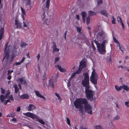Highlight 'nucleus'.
I'll use <instances>...</instances> for the list:
<instances>
[{"label": "nucleus", "instance_id": "obj_1", "mask_svg": "<svg viewBox=\"0 0 129 129\" xmlns=\"http://www.w3.org/2000/svg\"><path fill=\"white\" fill-rule=\"evenodd\" d=\"M83 76L84 79L82 81V84L85 87V91L86 96L88 100L92 101L95 100V98L94 96L95 94L94 91L90 89L89 85V77L87 73H84Z\"/></svg>", "mask_w": 129, "mask_h": 129}, {"label": "nucleus", "instance_id": "obj_2", "mask_svg": "<svg viewBox=\"0 0 129 129\" xmlns=\"http://www.w3.org/2000/svg\"><path fill=\"white\" fill-rule=\"evenodd\" d=\"M74 104L75 107L77 109H79V111L81 113L83 112V108L84 105L85 112L92 114L91 107L88 103V102L86 98H79L77 99L74 102Z\"/></svg>", "mask_w": 129, "mask_h": 129}, {"label": "nucleus", "instance_id": "obj_3", "mask_svg": "<svg viewBox=\"0 0 129 129\" xmlns=\"http://www.w3.org/2000/svg\"><path fill=\"white\" fill-rule=\"evenodd\" d=\"M8 44V42H7L6 43L4 46V54H5L3 60L5 62H6V64H10L11 63L13 60H11L10 61L9 60L10 50L8 48L7 50Z\"/></svg>", "mask_w": 129, "mask_h": 129}, {"label": "nucleus", "instance_id": "obj_4", "mask_svg": "<svg viewBox=\"0 0 129 129\" xmlns=\"http://www.w3.org/2000/svg\"><path fill=\"white\" fill-rule=\"evenodd\" d=\"M107 40H104L101 44H100L97 41L95 42L97 45L99 52L100 53L104 54L106 52L105 43H107Z\"/></svg>", "mask_w": 129, "mask_h": 129}, {"label": "nucleus", "instance_id": "obj_5", "mask_svg": "<svg viewBox=\"0 0 129 129\" xmlns=\"http://www.w3.org/2000/svg\"><path fill=\"white\" fill-rule=\"evenodd\" d=\"M98 77L94 70H93L91 75L90 77V81L93 84H96L97 83V80Z\"/></svg>", "mask_w": 129, "mask_h": 129}, {"label": "nucleus", "instance_id": "obj_6", "mask_svg": "<svg viewBox=\"0 0 129 129\" xmlns=\"http://www.w3.org/2000/svg\"><path fill=\"white\" fill-rule=\"evenodd\" d=\"M107 35L103 30L99 32L97 35V39L98 41H101L106 38Z\"/></svg>", "mask_w": 129, "mask_h": 129}, {"label": "nucleus", "instance_id": "obj_7", "mask_svg": "<svg viewBox=\"0 0 129 129\" xmlns=\"http://www.w3.org/2000/svg\"><path fill=\"white\" fill-rule=\"evenodd\" d=\"M23 114L24 115L30 117L34 119H38V116L29 112L24 113Z\"/></svg>", "mask_w": 129, "mask_h": 129}, {"label": "nucleus", "instance_id": "obj_8", "mask_svg": "<svg viewBox=\"0 0 129 129\" xmlns=\"http://www.w3.org/2000/svg\"><path fill=\"white\" fill-rule=\"evenodd\" d=\"M50 0H47L46 2V6L45 5H43L42 6V9L44 13L45 11L47 10L49 8L50 5Z\"/></svg>", "mask_w": 129, "mask_h": 129}, {"label": "nucleus", "instance_id": "obj_9", "mask_svg": "<svg viewBox=\"0 0 129 129\" xmlns=\"http://www.w3.org/2000/svg\"><path fill=\"white\" fill-rule=\"evenodd\" d=\"M4 24L2 23L1 24L0 28V40H1L3 36L4 33Z\"/></svg>", "mask_w": 129, "mask_h": 129}, {"label": "nucleus", "instance_id": "obj_10", "mask_svg": "<svg viewBox=\"0 0 129 129\" xmlns=\"http://www.w3.org/2000/svg\"><path fill=\"white\" fill-rule=\"evenodd\" d=\"M86 38L84 34L83 33L78 34L77 38L78 40H83Z\"/></svg>", "mask_w": 129, "mask_h": 129}, {"label": "nucleus", "instance_id": "obj_11", "mask_svg": "<svg viewBox=\"0 0 129 129\" xmlns=\"http://www.w3.org/2000/svg\"><path fill=\"white\" fill-rule=\"evenodd\" d=\"M57 81L56 79H54V80L51 79L49 80V85L51 87L53 88L54 87V83L56 82Z\"/></svg>", "mask_w": 129, "mask_h": 129}, {"label": "nucleus", "instance_id": "obj_12", "mask_svg": "<svg viewBox=\"0 0 129 129\" xmlns=\"http://www.w3.org/2000/svg\"><path fill=\"white\" fill-rule=\"evenodd\" d=\"M17 81L20 82L21 84H25L27 83V82L25 80V78L23 77L18 78L17 80Z\"/></svg>", "mask_w": 129, "mask_h": 129}, {"label": "nucleus", "instance_id": "obj_13", "mask_svg": "<svg viewBox=\"0 0 129 129\" xmlns=\"http://www.w3.org/2000/svg\"><path fill=\"white\" fill-rule=\"evenodd\" d=\"M10 94L9 93H8L5 96L3 95H2L0 96V100L1 102H3L4 101L5 99H6V97Z\"/></svg>", "mask_w": 129, "mask_h": 129}, {"label": "nucleus", "instance_id": "obj_14", "mask_svg": "<svg viewBox=\"0 0 129 129\" xmlns=\"http://www.w3.org/2000/svg\"><path fill=\"white\" fill-rule=\"evenodd\" d=\"M35 93L36 94V95L37 96L39 97H40V98L43 99L45 101L46 100V98L45 97H44L39 92V91L37 90H36L35 91Z\"/></svg>", "mask_w": 129, "mask_h": 129}, {"label": "nucleus", "instance_id": "obj_15", "mask_svg": "<svg viewBox=\"0 0 129 129\" xmlns=\"http://www.w3.org/2000/svg\"><path fill=\"white\" fill-rule=\"evenodd\" d=\"M53 44V46L52 47L53 48V52H54L55 51H58L59 49L56 48V45L55 42H52Z\"/></svg>", "mask_w": 129, "mask_h": 129}, {"label": "nucleus", "instance_id": "obj_16", "mask_svg": "<svg viewBox=\"0 0 129 129\" xmlns=\"http://www.w3.org/2000/svg\"><path fill=\"white\" fill-rule=\"evenodd\" d=\"M36 109V107L35 106L32 104L29 105L27 108V110L29 111H30Z\"/></svg>", "mask_w": 129, "mask_h": 129}, {"label": "nucleus", "instance_id": "obj_17", "mask_svg": "<svg viewBox=\"0 0 129 129\" xmlns=\"http://www.w3.org/2000/svg\"><path fill=\"white\" fill-rule=\"evenodd\" d=\"M55 67L58 68V69L61 72H64L66 71L65 69L62 68L61 66L59 65H57L55 66Z\"/></svg>", "mask_w": 129, "mask_h": 129}, {"label": "nucleus", "instance_id": "obj_18", "mask_svg": "<svg viewBox=\"0 0 129 129\" xmlns=\"http://www.w3.org/2000/svg\"><path fill=\"white\" fill-rule=\"evenodd\" d=\"M29 98V96L27 94H25L21 95L20 97V98L22 99H27Z\"/></svg>", "mask_w": 129, "mask_h": 129}, {"label": "nucleus", "instance_id": "obj_19", "mask_svg": "<svg viewBox=\"0 0 129 129\" xmlns=\"http://www.w3.org/2000/svg\"><path fill=\"white\" fill-rule=\"evenodd\" d=\"M15 24L17 25V27L18 28H20L21 27V24L18 22L17 20H15Z\"/></svg>", "mask_w": 129, "mask_h": 129}, {"label": "nucleus", "instance_id": "obj_20", "mask_svg": "<svg viewBox=\"0 0 129 129\" xmlns=\"http://www.w3.org/2000/svg\"><path fill=\"white\" fill-rule=\"evenodd\" d=\"M13 87L15 88V93H17L19 91V89L16 84H14Z\"/></svg>", "mask_w": 129, "mask_h": 129}, {"label": "nucleus", "instance_id": "obj_21", "mask_svg": "<svg viewBox=\"0 0 129 129\" xmlns=\"http://www.w3.org/2000/svg\"><path fill=\"white\" fill-rule=\"evenodd\" d=\"M101 13L106 16L107 17H108V13L106 12V11L105 10H102L101 12Z\"/></svg>", "mask_w": 129, "mask_h": 129}, {"label": "nucleus", "instance_id": "obj_22", "mask_svg": "<svg viewBox=\"0 0 129 129\" xmlns=\"http://www.w3.org/2000/svg\"><path fill=\"white\" fill-rule=\"evenodd\" d=\"M89 14V17L90 16L94 15H96V13L92 11H89L88 12Z\"/></svg>", "mask_w": 129, "mask_h": 129}, {"label": "nucleus", "instance_id": "obj_23", "mask_svg": "<svg viewBox=\"0 0 129 129\" xmlns=\"http://www.w3.org/2000/svg\"><path fill=\"white\" fill-rule=\"evenodd\" d=\"M17 47L16 45H14L13 47V53H16L17 51Z\"/></svg>", "mask_w": 129, "mask_h": 129}, {"label": "nucleus", "instance_id": "obj_24", "mask_svg": "<svg viewBox=\"0 0 129 129\" xmlns=\"http://www.w3.org/2000/svg\"><path fill=\"white\" fill-rule=\"evenodd\" d=\"M21 12L22 14V16L23 18V16L24 15H25V11L21 7Z\"/></svg>", "mask_w": 129, "mask_h": 129}, {"label": "nucleus", "instance_id": "obj_25", "mask_svg": "<svg viewBox=\"0 0 129 129\" xmlns=\"http://www.w3.org/2000/svg\"><path fill=\"white\" fill-rule=\"evenodd\" d=\"M58 77V74L57 73V74H54L53 75L51 79H52L54 80V79H56H56Z\"/></svg>", "mask_w": 129, "mask_h": 129}, {"label": "nucleus", "instance_id": "obj_26", "mask_svg": "<svg viewBox=\"0 0 129 129\" xmlns=\"http://www.w3.org/2000/svg\"><path fill=\"white\" fill-rule=\"evenodd\" d=\"M83 41L85 42L87 45H90V42L87 38L86 37L85 39Z\"/></svg>", "mask_w": 129, "mask_h": 129}, {"label": "nucleus", "instance_id": "obj_27", "mask_svg": "<svg viewBox=\"0 0 129 129\" xmlns=\"http://www.w3.org/2000/svg\"><path fill=\"white\" fill-rule=\"evenodd\" d=\"M36 119V120H38L40 123L43 124H45V122H44L43 120L42 119H39L38 116V119Z\"/></svg>", "mask_w": 129, "mask_h": 129}, {"label": "nucleus", "instance_id": "obj_28", "mask_svg": "<svg viewBox=\"0 0 129 129\" xmlns=\"http://www.w3.org/2000/svg\"><path fill=\"white\" fill-rule=\"evenodd\" d=\"M26 6H29L31 4L30 0H24Z\"/></svg>", "mask_w": 129, "mask_h": 129}, {"label": "nucleus", "instance_id": "obj_29", "mask_svg": "<svg viewBox=\"0 0 129 129\" xmlns=\"http://www.w3.org/2000/svg\"><path fill=\"white\" fill-rule=\"evenodd\" d=\"M27 45V44L26 43H25L24 42H22L21 43V47L22 48L25 47Z\"/></svg>", "mask_w": 129, "mask_h": 129}, {"label": "nucleus", "instance_id": "obj_30", "mask_svg": "<svg viewBox=\"0 0 129 129\" xmlns=\"http://www.w3.org/2000/svg\"><path fill=\"white\" fill-rule=\"evenodd\" d=\"M85 66V63L84 62L82 61L80 63V66L83 68Z\"/></svg>", "mask_w": 129, "mask_h": 129}, {"label": "nucleus", "instance_id": "obj_31", "mask_svg": "<svg viewBox=\"0 0 129 129\" xmlns=\"http://www.w3.org/2000/svg\"><path fill=\"white\" fill-rule=\"evenodd\" d=\"M123 89L126 91L129 90V88L128 87L127 85H123Z\"/></svg>", "mask_w": 129, "mask_h": 129}, {"label": "nucleus", "instance_id": "obj_32", "mask_svg": "<svg viewBox=\"0 0 129 129\" xmlns=\"http://www.w3.org/2000/svg\"><path fill=\"white\" fill-rule=\"evenodd\" d=\"M81 14L83 18H85V17L86 16V13L85 12H82L81 13Z\"/></svg>", "mask_w": 129, "mask_h": 129}, {"label": "nucleus", "instance_id": "obj_33", "mask_svg": "<svg viewBox=\"0 0 129 129\" xmlns=\"http://www.w3.org/2000/svg\"><path fill=\"white\" fill-rule=\"evenodd\" d=\"M79 73V72L76 71L75 73H73L72 74V75L71 76V77L73 78L74 77V76L76 74H78Z\"/></svg>", "mask_w": 129, "mask_h": 129}, {"label": "nucleus", "instance_id": "obj_34", "mask_svg": "<svg viewBox=\"0 0 129 129\" xmlns=\"http://www.w3.org/2000/svg\"><path fill=\"white\" fill-rule=\"evenodd\" d=\"M90 18L88 16L87 17L86 20V24L88 25L90 22Z\"/></svg>", "mask_w": 129, "mask_h": 129}, {"label": "nucleus", "instance_id": "obj_35", "mask_svg": "<svg viewBox=\"0 0 129 129\" xmlns=\"http://www.w3.org/2000/svg\"><path fill=\"white\" fill-rule=\"evenodd\" d=\"M94 129H103V128L101 126L98 125L95 127Z\"/></svg>", "mask_w": 129, "mask_h": 129}, {"label": "nucleus", "instance_id": "obj_36", "mask_svg": "<svg viewBox=\"0 0 129 129\" xmlns=\"http://www.w3.org/2000/svg\"><path fill=\"white\" fill-rule=\"evenodd\" d=\"M117 18L118 21V22L120 23L122 21L121 19L120 16H118Z\"/></svg>", "mask_w": 129, "mask_h": 129}, {"label": "nucleus", "instance_id": "obj_37", "mask_svg": "<svg viewBox=\"0 0 129 129\" xmlns=\"http://www.w3.org/2000/svg\"><path fill=\"white\" fill-rule=\"evenodd\" d=\"M66 119H67V123L69 125H71V124H70V121L68 117H66Z\"/></svg>", "mask_w": 129, "mask_h": 129}, {"label": "nucleus", "instance_id": "obj_38", "mask_svg": "<svg viewBox=\"0 0 129 129\" xmlns=\"http://www.w3.org/2000/svg\"><path fill=\"white\" fill-rule=\"evenodd\" d=\"M77 31L79 33H82V32H81V29L80 28L77 27Z\"/></svg>", "mask_w": 129, "mask_h": 129}, {"label": "nucleus", "instance_id": "obj_39", "mask_svg": "<svg viewBox=\"0 0 129 129\" xmlns=\"http://www.w3.org/2000/svg\"><path fill=\"white\" fill-rule=\"evenodd\" d=\"M112 23L113 24H115V19L114 18V16H113L112 17Z\"/></svg>", "mask_w": 129, "mask_h": 129}, {"label": "nucleus", "instance_id": "obj_40", "mask_svg": "<svg viewBox=\"0 0 129 129\" xmlns=\"http://www.w3.org/2000/svg\"><path fill=\"white\" fill-rule=\"evenodd\" d=\"M43 85L44 87H46L47 86V84L46 82V80H44L43 81Z\"/></svg>", "mask_w": 129, "mask_h": 129}, {"label": "nucleus", "instance_id": "obj_41", "mask_svg": "<svg viewBox=\"0 0 129 129\" xmlns=\"http://www.w3.org/2000/svg\"><path fill=\"white\" fill-rule=\"evenodd\" d=\"M119 117L117 115L114 118L113 120H118L119 119Z\"/></svg>", "mask_w": 129, "mask_h": 129}, {"label": "nucleus", "instance_id": "obj_42", "mask_svg": "<svg viewBox=\"0 0 129 129\" xmlns=\"http://www.w3.org/2000/svg\"><path fill=\"white\" fill-rule=\"evenodd\" d=\"M46 75L45 74H44L43 75L42 77V80L43 81L46 80Z\"/></svg>", "mask_w": 129, "mask_h": 129}, {"label": "nucleus", "instance_id": "obj_43", "mask_svg": "<svg viewBox=\"0 0 129 129\" xmlns=\"http://www.w3.org/2000/svg\"><path fill=\"white\" fill-rule=\"evenodd\" d=\"M83 68L82 67H81L79 66L78 70V71H78L79 72V73H80L81 71L82 70V69Z\"/></svg>", "mask_w": 129, "mask_h": 129}, {"label": "nucleus", "instance_id": "obj_44", "mask_svg": "<svg viewBox=\"0 0 129 129\" xmlns=\"http://www.w3.org/2000/svg\"><path fill=\"white\" fill-rule=\"evenodd\" d=\"M27 21H23V26L24 27H27Z\"/></svg>", "mask_w": 129, "mask_h": 129}, {"label": "nucleus", "instance_id": "obj_45", "mask_svg": "<svg viewBox=\"0 0 129 129\" xmlns=\"http://www.w3.org/2000/svg\"><path fill=\"white\" fill-rule=\"evenodd\" d=\"M125 105L127 107H129V101L125 102Z\"/></svg>", "mask_w": 129, "mask_h": 129}, {"label": "nucleus", "instance_id": "obj_46", "mask_svg": "<svg viewBox=\"0 0 129 129\" xmlns=\"http://www.w3.org/2000/svg\"><path fill=\"white\" fill-rule=\"evenodd\" d=\"M115 88L117 91H119L120 90V88L117 85H116L115 86Z\"/></svg>", "mask_w": 129, "mask_h": 129}, {"label": "nucleus", "instance_id": "obj_47", "mask_svg": "<svg viewBox=\"0 0 129 129\" xmlns=\"http://www.w3.org/2000/svg\"><path fill=\"white\" fill-rule=\"evenodd\" d=\"M9 98L11 101H13L14 100L13 98L11 95H10L9 96Z\"/></svg>", "mask_w": 129, "mask_h": 129}, {"label": "nucleus", "instance_id": "obj_48", "mask_svg": "<svg viewBox=\"0 0 129 129\" xmlns=\"http://www.w3.org/2000/svg\"><path fill=\"white\" fill-rule=\"evenodd\" d=\"M103 2L102 0H98L97 2V3L98 5L102 3Z\"/></svg>", "mask_w": 129, "mask_h": 129}, {"label": "nucleus", "instance_id": "obj_49", "mask_svg": "<svg viewBox=\"0 0 129 129\" xmlns=\"http://www.w3.org/2000/svg\"><path fill=\"white\" fill-rule=\"evenodd\" d=\"M1 92L3 94H4L5 93V90L4 89L2 88H1Z\"/></svg>", "mask_w": 129, "mask_h": 129}, {"label": "nucleus", "instance_id": "obj_50", "mask_svg": "<svg viewBox=\"0 0 129 129\" xmlns=\"http://www.w3.org/2000/svg\"><path fill=\"white\" fill-rule=\"evenodd\" d=\"M120 23L121 24L122 26V27L123 29L124 30L125 29L124 25L123 23L122 22H122H120Z\"/></svg>", "mask_w": 129, "mask_h": 129}, {"label": "nucleus", "instance_id": "obj_51", "mask_svg": "<svg viewBox=\"0 0 129 129\" xmlns=\"http://www.w3.org/2000/svg\"><path fill=\"white\" fill-rule=\"evenodd\" d=\"M59 58H58V57L55 58L54 59L55 63H56L57 61H58L59 60Z\"/></svg>", "mask_w": 129, "mask_h": 129}, {"label": "nucleus", "instance_id": "obj_52", "mask_svg": "<svg viewBox=\"0 0 129 129\" xmlns=\"http://www.w3.org/2000/svg\"><path fill=\"white\" fill-rule=\"evenodd\" d=\"M21 63L20 62H16L15 63H14V65H15L16 66H17L20 65Z\"/></svg>", "mask_w": 129, "mask_h": 129}, {"label": "nucleus", "instance_id": "obj_53", "mask_svg": "<svg viewBox=\"0 0 129 129\" xmlns=\"http://www.w3.org/2000/svg\"><path fill=\"white\" fill-rule=\"evenodd\" d=\"M55 94L56 96H57L58 98V99L59 100H60V99H61V98L60 97V95L59 94L57 93H55Z\"/></svg>", "mask_w": 129, "mask_h": 129}, {"label": "nucleus", "instance_id": "obj_54", "mask_svg": "<svg viewBox=\"0 0 129 129\" xmlns=\"http://www.w3.org/2000/svg\"><path fill=\"white\" fill-rule=\"evenodd\" d=\"M25 59V58L24 57H23L22 58V59L21 61H20V62L21 63H22L23 62L24 60Z\"/></svg>", "mask_w": 129, "mask_h": 129}, {"label": "nucleus", "instance_id": "obj_55", "mask_svg": "<svg viewBox=\"0 0 129 129\" xmlns=\"http://www.w3.org/2000/svg\"><path fill=\"white\" fill-rule=\"evenodd\" d=\"M72 79V78H71V77H70V78H69V79L68 80V84H69V83H70V82L71 81V80Z\"/></svg>", "mask_w": 129, "mask_h": 129}, {"label": "nucleus", "instance_id": "obj_56", "mask_svg": "<svg viewBox=\"0 0 129 129\" xmlns=\"http://www.w3.org/2000/svg\"><path fill=\"white\" fill-rule=\"evenodd\" d=\"M118 44H119V49L122 51V53L123 54V50H121V46H120V45L119 44V43H118Z\"/></svg>", "mask_w": 129, "mask_h": 129}, {"label": "nucleus", "instance_id": "obj_57", "mask_svg": "<svg viewBox=\"0 0 129 129\" xmlns=\"http://www.w3.org/2000/svg\"><path fill=\"white\" fill-rule=\"evenodd\" d=\"M20 110V108L19 107H18L17 108V112H19Z\"/></svg>", "mask_w": 129, "mask_h": 129}, {"label": "nucleus", "instance_id": "obj_58", "mask_svg": "<svg viewBox=\"0 0 129 129\" xmlns=\"http://www.w3.org/2000/svg\"><path fill=\"white\" fill-rule=\"evenodd\" d=\"M67 35V31H66L64 33L63 37L65 39H66V36Z\"/></svg>", "mask_w": 129, "mask_h": 129}, {"label": "nucleus", "instance_id": "obj_59", "mask_svg": "<svg viewBox=\"0 0 129 129\" xmlns=\"http://www.w3.org/2000/svg\"><path fill=\"white\" fill-rule=\"evenodd\" d=\"M92 48H93V50H95V47L94 46V45H93V42H92Z\"/></svg>", "mask_w": 129, "mask_h": 129}, {"label": "nucleus", "instance_id": "obj_60", "mask_svg": "<svg viewBox=\"0 0 129 129\" xmlns=\"http://www.w3.org/2000/svg\"><path fill=\"white\" fill-rule=\"evenodd\" d=\"M113 40H114V42L115 43H117L118 42L117 39L114 37H113Z\"/></svg>", "mask_w": 129, "mask_h": 129}, {"label": "nucleus", "instance_id": "obj_61", "mask_svg": "<svg viewBox=\"0 0 129 129\" xmlns=\"http://www.w3.org/2000/svg\"><path fill=\"white\" fill-rule=\"evenodd\" d=\"M13 72V70H11L10 71L9 70V71L8 72V75H9V74L10 73V74L12 72Z\"/></svg>", "mask_w": 129, "mask_h": 129}, {"label": "nucleus", "instance_id": "obj_62", "mask_svg": "<svg viewBox=\"0 0 129 129\" xmlns=\"http://www.w3.org/2000/svg\"><path fill=\"white\" fill-rule=\"evenodd\" d=\"M11 121H14L15 122L16 121V119L15 118H13L11 120Z\"/></svg>", "mask_w": 129, "mask_h": 129}, {"label": "nucleus", "instance_id": "obj_63", "mask_svg": "<svg viewBox=\"0 0 129 129\" xmlns=\"http://www.w3.org/2000/svg\"><path fill=\"white\" fill-rule=\"evenodd\" d=\"M48 22V21H47L46 22H44L43 23V25H45V24H46L47 25H48V24L47 22Z\"/></svg>", "mask_w": 129, "mask_h": 129}, {"label": "nucleus", "instance_id": "obj_64", "mask_svg": "<svg viewBox=\"0 0 129 129\" xmlns=\"http://www.w3.org/2000/svg\"><path fill=\"white\" fill-rule=\"evenodd\" d=\"M3 102H4V104L5 105H6L7 103V100L4 101Z\"/></svg>", "mask_w": 129, "mask_h": 129}]
</instances>
